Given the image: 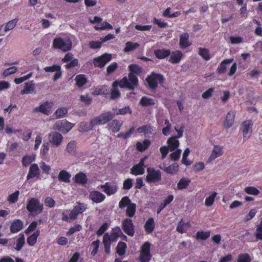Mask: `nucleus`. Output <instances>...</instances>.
I'll return each mask as SVG.
<instances>
[{
  "mask_svg": "<svg viewBox=\"0 0 262 262\" xmlns=\"http://www.w3.org/2000/svg\"><path fill=\"white\" fill-rule=\"evenodd\" d=\"M26 208L31 215L35 216L42 212L43 205L38 199L32 198L28 200Z\"/></svg>",
  "mask_w": 262,
  "mask_h": 262,
  "instance_id": "nucleus-1",
  "label": "nucleus"
},
{
  "mask_svg": "<svg viewBox=\"0 0 262 262\" xmlns=\"http://www.w3.org/2000/svg\"><path fill=\"white\" fill-rule=\"evenodd\" d=\"M52 47L55 49H59L66 52L72 49V43L69 38L63 39L58 37L54 39Z\"/></svg>",
  "mask_w": 262,
  "mask_h": 262,
  "instance_id": "nucleus-2",
  "label": "nucleus"
},
{
  "mask_svg": "<svg viewBox=\"0 0 262 262\" xmlns=\"http://www.w3.org/2000/svg\"><path fill=\"white\" fill-rule=\"evenodd\" d=\"M165 80V78L163 75L155 72H152L146 78L148 88L151 90H155L158 87V82L160 84H163Z\"/></svg>",
  "mask_w": 262,
  "mask_h": 262,
  "instance_id": "nucleus-3",
  "label": "nucleus"
},
{
  "mask_svg": "<svg viewBox=\"0 0 262 262\" xmlns=\"http://www.w3.org/2000/svg\"><path fill=\"white\" fill-rule=\"evenodd\" d=\"M147 174L145 178L146 182L148 183H156L162 179V173L159 169L155 167H149L146 169Z\"/></svg>",
  "mask_w": 262,
  "mask_h": 262,
  "instance_id": "nucleus-4",
  "label": "nucleus"
},
{
  "mask_svg": "<svg viewBox=\"0 0 262 262\" xmlns=\"http://www.w3.org/2000/svg\"><path fill=\"white\" fill-rule=\"evenodd\" d=\"M151 244L145 242L141 247L139 260L140 262H149L152 257L150 253Z\"/></svg>",
  "mask_w": 262,
  "mask_h": 262,
  "instance_id": "nucleus-5",
  "label": "nucleus"
},
{
  "mask_svg": "<svg viewBox=\"0 0 262 262\" xmlns=\"http://www.w3.org/2000/svg\"><path fill=\"white\" fill-rule=\"evenodd\" d=\"M115 114L111 112H106L100 114L98 116L93 118L92 123L96 125H104L113 119Z\"/></svg>",
  "mask_w": 262,
  "mask_h": 262,
  "instance_id": "nucleus-6",
  "label": "nucleus"
},
{
  "mask_svg": "<svg viewBox=\"0 0 262 262\" xmlns=\"http://www.w3.org/2000/svg\"><path fill=\"white\" fill-rule=\"evenodd\" d=\"M112 56L111 54L104 53L100 56L94 58L93 63L95 67L102 68L111 60Z\"/></svg>",
  "mask_w": 262,
  "mask_h": 262,
  "instance_id": "nucleus-7",
  "label": "nucleus"
},
{
  "mask_svg": "<svg viewBox=\"0 0 262 262\" xmlns=\"http://www.w3.org/2000/svg\"><path fill=\"white\" fill-rule=\"evenodd\" d=\"M74 126V124L67 120H62L57 121L54 125V128L58 130L63 134L69 132Z\"/></svg>",
  "mask_w": 262,
  "mask_h": 262,
  "instance_id": "nucleus-8",
  "label": "nucleus"
},
{
  "mask_svg": "<svg viewBox=\"0 0 262 262\" xmlns=\"http://www.w3.org/2000/svg\"><path fill=\"white\" fill-rule=\"evenodd\" d=\"M122 228L128 236H133L135 234V226L130 218H126L122 222Z\"/></svg>",
  "mask_w": 262,
  "mask_h": 262,
  "instance_id": "nucleus-9",
  "label": "nucleus"
},
{
  "mask_svg": "<svg viewBox=\"0 0 262 262\" xmlns=\"http://www.w3.org/2000/svg\"><path fill=\"white\" fill-rule=\"evenodd\" d=\"M253 122L251 120H247L241 124V129L242 130L244 140H247L252 134Z\"/></svg>",
  "mask_w": 262,
  "mask_h": 262,
  "instance_id": "nucleus-10",
  "label": "nucleus"
},
{
  "mask_svg": "<svg viewBox=\"0 0 262 262\" xmlns=\"http://www.w3.org/2000/svg\"><path fill=\"white\" fill-rule=\"evenodd\" d=\"M35 178L36 180H40V171L38 165L36 163H33L30 165L28 173L27 176V180H31Z\"/></svg>",
  "mask_w": 262,
  "mask_h": 262,
  "instance_id": "nucleus-11",
  "label": "nucleus"
},
{
  "mask_svg": "<svg viewBox=\"0 0 262 262\" xmlns=\"http://www.w3.org/2000/svg\"><path fill=\"white\" fill-rule=\"evenodd\" d=\"M146 158H141L139 162L134 165L130 169V173L135 175H142L145 172V161Z\"/></svg>",
  "mask_w": 262,
  "mask_h": 262,
  "instance_id": "nucleus-12",
  "label": "nucleus"
},
{
  "mask_svg": "<svg viewBox=\"0 0 262 262\" xmlns=\"http://www.w3.org/2000/svg\"><path fill=\"white\" fill-rule=\"evenodd\" d=\"M48 139L50 143L53 146L58 147L61 145L63 141V137L60 133L53 132L49 134Z\"/></svg>",
  "mask_w": 262,
  "mask_h": 262,
  "instance_id": "nucleus-13",
  "label": "nucleus"
},
{
  "mask_svg": "<svg viewBox=\"0 0 262 262\" xmlns=\"http://www.w3.org/2000/svg\"><path fill=\"white\" fill-rule=\"evenodd\" d=\"M100 187L108 196L114 194L118 191V186L116 183L106 182L104 184L101 185Z\"/></svg>",
  "mask_w": 262,
  "mask_h": 262,
  "instance_id": "nucleus-14",
  "label": "nucleus"
},
{
  "mask_svg": "<svg viewBox=\"0 0 262 262\" xmlns=\"http://www.w3.org/2000/svg\"><path fill=\"white\" fill-rule=\"evenodd\" d=\"M43 69L46 72H55V73L53 78V79L54 81L59 79L62 76L61 67L59 65L53 64L52 66L46 67Z\"/></svg>",
  "mask_w": 262,
  "mask_h": 262,
  "instance_id": "nucleus-15",
  "label": "nucleus"
},
{
  "mask_svg": "<svg viewBox=\"0 0 262 262\" xmlns=\"http://www.w3.org/2000/svg\"><path fill=\"white\" fill-rule=\"evenodd\" d=\"M24 228V223L20 219L14 220L10 225V230L12 233H16Z\"/></svg>",
  "mask_w": 262,
  "mask_h": 262,
  "instance_id": "nucleus-16",
  "label": "nucleus"
},
{
  "mask_svg": "<svg viewBox=\"0 0 262 262\" xmlns=\"http://www.w3.org/2000/svg\"><path fill=\"white\" fill-rule=\"evenodd\" d=\"M154 54L157 59H163L170 55L171 51L166 48L159 49L154 50Z\"/></svg>",
  "mask_w": 262,
  "mask_h": 262,
  "instance_id": "nucleus-17",
  "label": "nucleus"
},
{
  "mask_svg": "<svg viewBox=\"0 0 262 262\" xmlns=\"http://www.w3.org/2000/svg\"><path fill=\"white\" fill-rule=\"evenodd\" d=\"M89 196L90 199L96 203H100L105 199V195L97 190L91 192Z\"/></svg>",
  "mask_w": 262,
  "mask_h": 262,
  "instance_id": "nucleus-18",
  "label": "nucleus"
},
{
  "mask_svg": "<svg viewBox=\"0 0 262 262\" xmlns=\"http://www.w3.org/2000/svg\"><path fill=\"white\" fill-rule=\"evenodd\" d=\"M183 57V53L181 51L177 50L171 52L168 61L172 64L179 63Z\"/></svg>",
  "mask_w": 262,
  "mask_h": 262,
  "instance_id": "nucleus-19",
  "label": "nucleus"
},
{
  "mask_svg": "<svg viewBox=\"0 0 262 262\" xmlns=\"http://www.w3.org/2000/svg\"><path fill=\"white\" fill-rule=\"evenodd\" d=\"M233 61V58L226 59L223 60L216 69V73L221 75L226 72L227 66L230 64Z\"/></svg>",
  "mask_w": 262,
  "mask_h": 262,
  "instance_id": "nucleus-20",
  "label": "nucleus"
},
{
  "mask_svg": "<svg viewBox=\"0 0 262 262\" xmlns=\"http://www.w3.org/2000/svg\"><path fill=\"white\" fill-rule=\"evenodd\" d=\"M73 180L75 183L82 185L86 184L88 182L87 177L83 172H79L76 174Z\"/></svg>",
  "mask_w": 262,
  "mask_h": 262,
  "instance_id": "nucleus-21",
  "label": "nucleus"
},
{
  "mask_svg": "<svg viewBox=\"0 0 262 262\" xmlns=\"http://www.w3.org/2000/svg\"><path fill=\"white\" fill-rule=\"evenodd\" d=\"M189 37V34L187 32L184 33L180 36V46L182 49H186L189 47L191 43L188 40Z\"/></svg>",
  "mask_w": 262,
  "mask_h": 262,
  "instance_id": "nucleus-22",
  "label": "nucleus"
},
{
  "mask_svg": "<svg viewBox=\"0 0 262 262\" xmlns=\"http://www.w3.org/2000/svg\"><path fill=\"white\" fill-rule=\"evenodd\" d=\"M235 116V113L234 112H229L227 113L224 122L225 127L228 128L233 124Z\"/></svg>",
  "mask_w": 262,
  "mask_h": 262,
  "instance_id": "nucleus-23",
  "label": "nucleus"
},
{
  "mask_svg": "<svg viewBox=\"0 0 262 262\" xmlns=\"http://www.w3.org/2000/svg\"><path fill=\"white\" fill-rule=\"evenodd\" d=\"M50 103L46 101L45 103L40 104L39 106L34 108V113L40 112L43 114L48 115L50 112L49 109Z\"/></svg>",
  "mask_w": 262,
  "mask_h": 262,
  "instance_id": "nucleus-24",
  "label": "nucleus"
},
{
  "mask_svg": "<svg viewBox=\"0 0 262 262\" xmlns=\"http://www.w3.org/2000/svg\"><path fill=\"white\" fill-rule=\"evenodd\" d=\"M113 241L109 238L108 233H105L103 237V244L104 247V251L106 254L111 253V246Z\"/></svg>",
  "mask_w": 262,
  "mask_h": 262,
  "instance_id": "nucleus-25",
  "label": "nucleus"
},
{
  "mask_svg": "<svg viewBox=\"0 0 262 262\" xmlns=\"http://www.w3.org/2000/svg\"><path fill=\"white\" fill-rule=\"evenodd\" d=\"M122 124V123L120 122V121L114 119L107 124V128L111 129L112 132L117 133L120 130Z\"/></svg>",
  "mask_w": 262,
  "mask_h": 262,
  "instance_id": "nucleus-26",
  "label": "nucleus"
},
{
  "mask_svg": "<svg viewBox=\"0 0 262 262\" xmlns=\"http://www.w3.org/2000/svg\"><path fill=\"white\" fill-rule=\"evenodd\" d=\"M153 128L149 125H144L137 128L138 133H143L145 137H149V135L152 134Z\"/></svg>",
  "mask_w": 262,
  "mask_h": 262,
  "instance_id": "nucleus-27",
  "label": "nucleus"
},
{
  "mask_svg": "<svg viewBox=\"0 0 262 262\" xmlns=\"http://www.w3.org/2000/svg\"><path fill=\"white\" fill-rule=\"evenodd\" d=\"M155 228V224L153 217H149L144 224V229L146 233L150 234Z\"/></svg>",
  "mask_w": 262,
  "mask_h": 262,
  "instance_id": "nucleus-28",
  "label": "nucleus"
},
{
  "mask_svg": "<svg viewBox=\"0 0 262 262\" xmlns=\"http://www.w3.org/2000/svg\"><path fill=\"white\" fill-rule=\"evenodd\" d=\"M168 147L170 151H173L177 149L179 145V141L177 139L176 137H171L167 140Z\"/></svg>",
  "mask_w": 262,
  "mask_h": 262,
  "instance_id": "nucleus-29",
  "label": "nucleus"
},
{
  "mask_svg": "<svg viewBox=\"0 0 262 262\" xmlns=\"http://www.w3.org/2000/svg\"><path fill=\"white\" fill-rule=\"evenodd\" d=\"M223 148L219 145H215L212 150L211 155L209 157V160L212 161L216 158L221 156L223 154Z\"/></svg>",
  "mask_w": 262,
  "mask_h": 262,
  "instance_id": "nucleus-30",
  "label": "nucleus"
},
{
  "mask_svg": "<svg viewBox=\"0 0 262 262\" xmlns=\"http://www.w3.org/2000/svg\"><path fill=\"white\" fill-rule=\"evenodd\" d=\"M93 119L91 120L90 123L86 122H81L79 124V130L82 132H86L91 130L96 124L92 123Z\"/></svg>",
  "mask_w": 262,
  "mask_h": 262,
  "instance_id": "nucleus-31",
  "label": "nucleus"
},
{
  "mask_svg": "<svg viewBox=\"0 0 262 262\" xmlns=\"http://www.w3.org/2000/svg\"><path fill=\"white\" fill-rule=\"evenodd\" d=\"M39 235L40 230L37 229L27 238V242L28 244L30 246H34L37 243V239Z\"/></svg>",
  "mask_w": 262,
  "mask_h": 262,
  "instance_id": "nucleus-32",
  "label": "nucleus"
},
{
  "mask_svg": "<svg viewBox=\"0 0 262 262\" xmlns=\"http://www.w3.org/2000/svg\"><path fill=\"white\" fill-rule=\"evenodd\" d=\"M76 84L78 88H82L88 82V79L84 74H79L75 78Z\"/></svg>",
  "mask_w": 262,
  "mask_h": 262,
  "instance_id": "nucleus-33",
  "label": "nucleus"
},
{
  "mask_svg": "<svg viewBox=\"0 0 262 262\" xmlns=\"http://www.w3.org/2000/svg\"><path fill=\"white\" fill-rule=\"evenodd\" d=\"M120 234H122L120 228L116 227L112 229L111 234H108V236L113 242H115L117 241L118 237L120 236Z\"/></svg>",
  "mask_w": 262,
  "mask_h": 262,
  "instance_id": "nucleus-34",
  "label": "nucleus"
},
{
  "mask_svg": "<svg viewBox=\"0 0 262 262\" xmlns=\"http://www.w3.org/2000/svg\"><path fill=\"white\" fill-rule=\"evenodd\" d=\"M35 90L34 83L33 81L25 83V85L23 90L21 91V94H28L32 93Z\"/></svg>",
  "mask_w": 262,
  "mask_h": 262,
  "instance_id": "nucleus-35",
  "label": "nucleus"
},
{
  "mask_svg": "<svg viewBox=\"0 0 262 262\" xmlns=\"http://www.w3.org/2000/svg\"><path fill=\"white\" fill-rule=\"evenodd\" d=\"M118 82L114 81L112 84V89L110 93L111 97L110 98L112 100H115L120 97V93L117 89Z\"/></svg>",
  "mask_w": 262,
  "mask_h": 262,
  "instance_id": "nucleus-36",
  "label": "nucleus"
},
{
  "mask_svg": "<svg viewBox=\"0 0 262 262\" xmlns=\"http://www.w3.org/2000/svg\"><path fill=\"white\" fill-rule=\"evenodd\" d=\"M71 177L70 173L65 170H62L59 173L58 179L60 182L69 183L70 182Z\"/></svg>",
  "mask_w": 262,
  "mask_h": 262,
  "instance_id": "nucleus-37",
  "label": "nucleus"
},
{
  "mask_svg": "<svg viewBox=\"0 0 262 262\" xmlns=\"http://www.w3.org/2000/svg\"><path fill=\"white\" fill-rule=\"evenodd\" d=\"M150 145V141L148 139H145L143 142H137L136 143L137 149L140 151L143 152L147 149Z\"/></svg>",
  "mask_w": 262,
  "mask_h": 262,
  "instance_id": "nucleus-38",
  "label": "nucleus"
},
{
  "mask_svg": "<svg viewBox=\"0 0 262 262\" xmlns=\"http://www.w3.org/2000/svg\"><path fill=\"white\" fill-rule=\"evenodd\" d=\"M191 182V180L187 178H181L177 184V189L183 190L188 187Z\"/></svg>",
  "mask_w": 262,
  "mask_h": 262,
  "instance_id": "nucleus-39",
  "label": "nucleus"
},
{
  "mask_svg": "<svg viewBox=\"0 0 262 262\" xmlns=\"http://www.w3.org/2000/svg\"><path fill=\"white\" fill-rule=\"evenodd\" d=\"M77 216H78V214L73 209L71 211V212L69 214V216H68L67 214H66L65 212H63L62 213L61 219L63 221L67 222H70L71 220H74L76 219Z\"/></svg>",
  "mask_w": 262,
  "mask_h": 262,
  "instance_id": "nucleus-40",
  "label": "nucleus"
},
{
  "mask_svg": "<svg viewBox=\"0 0 262 262\" xmlns=\"http://www.w3.org/2000/svg\"><path fill=\"white\" fill-rule=\"evenodd\" d=\"M140 104L142 106H148L150 105H154L156 102L154 99L148 98L146 96H143L140 100Z\"/></svg>",
  "mask_w": 262,
  "mask_h": 262,
  "instance_id": "nucleus-41",
  "label": "nucleus"
},
{
  "mask_svg": "<svg viewBox=\"0 0 262 262\" xmlns=\"http://www.w3.org/2000/svg\"><path fill=\"white\" fill-rule=\"evenodd\" d=\"M25 244V236L23 234L20 233L18 235V237L17 238L16 245V247H15V249L17 251L21 250V249L24 246Z\"/></svg>",
  "mask_w": 262,
  "mask_h": 262,
  "instance_id": "nucleus-42",
  "label": "nucleus"
},
{
  "mask_svg": "<svg viewBox=\"0 0 262 262\" xmlns=\"http://www.w3.org/2000/svg\"><path fill=\"white\" fill-rule=\"evenodd\" d=\"M115 81H117L118 82V86H119L120 88H127L132 90L133 87L126 77H124L120 81L115 80Z\"/></svg>",
  "mask_w": 262,
  "mask_h": 262,
  "instance_id": "nucleus-43",
  "label": "nucleus"
},
{
  "mask_svg": "<svg viewBox=\"0 0 262 262\" xmlns=\"http://www.w3.org/2000/svg\"><path fill=\"white\" fill-rule=\"evenodd\" d=\"M254 236L256 241H262V218L260 219L259 223L256 226Z\"/></svg>",
  "mask_w": 262,
  "mask_h": 262,
  "instance_id": "nucleus-44",
  "label": "nucleus"
},
{
  "mask_svg": "<svg viewBox=\"0 0 262 262\" xmlns=\"http://www.w3.org/2000/svg\"><path fill=\"white\" fill-rule=\"evenodd\" d=\"M128 69L130 73H133L135 75H139L142 72V68L137 64H131L128 66Z\"/></svg>",
  "mask_w": 262,
  "mask_h": 262,
  "instance_id": "nucleus-45",
  "label": "nucleus"
},
{
  "mask_svg": "<svg viewBox=\"0 0 262 262\" xmlns=\"http://www.w3.org/2000/svg\"><path fill=\"white\" fill-rule=\"evenodd\" d=\"M139 47V44L137 42H133L132 41H127L125 43V47L124 49L125 52L128 53L134 50Z\"/></svg>",
  "mask_w": 262,
  "mask_h": 262,
  "instance_id": "nucleus-46",
  "label": "nucleus"
},
{
  "mask_svg": "<svg viewBox=\"0 0 262 262\" xmlns=\"http://www.w3.org/2000/svg\"><path fill=\"white\" fill-rule=\"evenodd\" d=\"M128 81L131 84L132 86L133 87L132 90H135V88L137 86L139 83L138 78L137 77L136 75L133 74V73H129L128 74Z\"/></svg>",
  "mask_w": 262,
  "mask_h": 262,
  "instance_id": "nucleus-47",
  "label": "nucleus"
},
{
  "mask_svg": "<svg viewBox=\"0 0 262 262\" xmlns=\"http://www.w3.org/2000/svg\"><path fill=\"white\" fill-rule=\"evenodd\" d=\"M126 248L127 245L125 243L119 242L116 248V252L120 256H122L125 254Z\"/></svg>",
  "mask_w": 262,
  "mask_h": 262,
  "instance_id": "nucleus-48",
  "label": "nucleus"
},
{
  "mask_svg": "<svg viewBox=\"0 0 262 262\" xmlns=\"http://www.w3.org/2000/svg\"><path fill=\"white\" fill-rule=\"evenodd\" d=\"M179 166L177 164L174 163L163 169L165 172L168 174H174L178 171Z\"/></svg>",
  "mask_w": 262,
  "mask_h": 262,
  "instance_id": "nucleus-49",
  "label": "nucleus"
},
{
  "mask_svg": "<svg viewBox=\"0 0 262 262\" xmlns=\"http://www.w3.org/2000/svg\"><path fill=\"white\" fill-rule=\"evenodd\" d=\"M78 205L75 206L73 209L78 215L80 213H83L87 209V205L84 203L79 202L77 203Z\"/></svg>",
  "mask_w": 262,
  "mask_h": 262,
  "instance_id": "nucleus-50",
  "label": "nucleus"
},
{
  "mask_svg": "<svg viewBox=\"0 0 262 262\" xmlns=\"http://www.w3.org/2000/svg\"><path fill=\"white\" fill-rule=\"evenodd\" d=\"M210 235V231H199L196 233L195 238L196 239H201L205 241L208 237H209Z\"/></svg>",
  "mask_w": 262,
  "mask_h": 262,
  "instance_id": "nucleus-51",
  "label": "nucleus"
},
{
  "mask_svg": "<svg viewBox=\"0 0 262 262\" xmlns=\"http://www.w3.org/2000/svg\"><path fill=\"white\" fill-rule=\"evenodd\" d=\"M199 54L206 61L209 60L211 58L209 50L206 48H200Z\"/></svg>",
  "mask_w": 262,
  "mask_h": 262,
  "instance_id": "nucleus-52",
  "label": "nucleus"
},
{
  "mask_svg": "<svg viewBox=\"0 0 262 262\" xmlns=\"http://www.w3.org/2000/svg\"><path fill=\"white\" fill-rule=\"evenodd\" d=\"M217 195V193L215 191L211 192L210 195L207 197L205 199V204L207 207L211 206L214 202L215 198Z\"/></svg>",
  "mask_w": 262,
  "mask_h": 262,
  "instance_id": "nucleus-53",
  "label": "nucleus"
},
{
  "mask_svg": "<svg viewBox=\"0 0 262 262\" xmlns=\"http://www.w3.org/2000/svg\"><path fill=\"white\" fill-rule=\"evenodd\" d=\"M136 210V205L134 203L129 204L127 207L126 214L130 217H133L135 214Z\"/></svg>",
  "mask_w": 262,
  "mask_h": 262,
  "instance_id": "nucleus-54",
  "label": "nucleus"
},
{
  "mask_svg": "<svg viewBox=\"0 0 262 262\" xmlns=\"http://www.w3.org/2000/svg\"><path fill=\"white\" fill-rule=\"evenodd\" d=\"M188 225L189 226V223L187 222L186 223H184L182 219L178 223L177 227V231L180 233H185L186 231V229L185 228V226Z\"/></svg>",
  "mask_w": 262,
  "mask_h": 262,
  "instance_id": "nucleus-55",
  "label": "nucleus"
},
{
  "mask_svg": "<svg viewBox=\"0 0 262 262\" xmlns=\"http://www.w3.org/2000/svg\"><path fill=\"white\" fill-rule=\"evenodd\" d=\"M132 204L131 200L128 196L123 197L119 203V207L120 208H123L125 207H127L129 204Z\"/></svg>",
  "mask_w": 262,
  "mask_h": 262,
  "instance_id": "nucleus-56",
  "label": "nucleus"
},
{
  "mask_svg": "<svg viewBox=\"0 0 262 262\" xmlns=\"http://www.w3.org/2000/svg\"><path fill=\"white\" fill-rule=\"evenodd\" d=\"M94 28L96 30L111 29L113 28L112 26L106 21H104L101 24L95 25Z\"/></svg>",
  "mask_w": 262,
  "mask_h": 262,
  "instance_id": "nucleus-57",
  "label": "nucleus"
},
{
  "mask_svg": "<svg viewBox=\"0 0 262 262\" xmlns=\"http://www.w3.org/2000/svg\"><path fill=\"white\" fill-rule=\"evenodd\" d=\"M34 161V159L30 156H25L22 158V164L25 167L30 166L31 163Z\"/></svg>",
  "mask_w": 262,
  "mask_h": 262,
  "instance_id": "nucleus-58",
  "label": "nucleus"
},
{
  "mask_svg": "<svg viewBox=\"0 0 262 262\" xmlns=\"http://www.w3.org/2000/svg\"><path fill=\"white\" fill-rule=\"evenodd\" d=\"M132 111L129 105L125 106L124 107L118 110L116 115H124L127 114H132Z\"/></svg>",
  "mask_w": 262,
  "mask_h": 262,
  "instance_id": "nucleus-59",
  "label": "nucleus"
},
{
  "mask_svg": "<svg viewBox=\"0 0 262 262\" xmlns=\"http://www.w3.org/2000/svg\"><path fill=\"white\" fill-rule=\"evenodd\" d=\"M100 241L99 239L93 241L91 244V248H93L91 251V255L95 256L98 252L99 247Z\"/></svg>",
  "mask_w": 262,
  "mask_h": 262,
  "instance_id": "nucleus-60",
  "label": "nucleus"
},
{
  "mask_svg": "<svg viewBox=\"0 0 262 262\" xmlns=\"http://www.w3.org/2000/svg\"><path fill=\"white\" fill-rule=\"evenodd\" d=\"M246 193L249 194L257 195L259 193V190L253 186L246 187L245 188Z\"/></svg>",
  "mask_w": 262,
  "mask_h": 262,
  "instance_id": "nucleus-61",
  "label": "nucleus"
},
{
  "mask_svg": "<svg viewBox=\"0 0 262 262\" xmlns=\"http://www.w3.org/2000/svg\"><path fill=\"white\" fill-rule=\"evenodd\" d=\"M251 258L247 253L240 254L238 256L237 262H251Z\"/></svg>",
  "mask_w": 262,
  "mask_h": 262,
  "instance_id": "nucleus-62",
  "label": "nucleus"
},
{
  "mask_svg": "<svg viewBox=\"0 0 262 262\" xmlns=\"http://www.w3.org/2000/svg\"><path fill=\"white\" fill-rule=\"evenodd\" d=\"M19 194V191L16 190L14 193L10 194L8 198V201L9 202L15 203H16L18 198V196Z\"/></svg>",
  "mask_w": 262,
  "mask_h": 262,
  "instance_id": "nucleus-63",
  "label": "nucleus"
},
{
  "mask_svg": "<svg viewBox=\"0 0 262 262\" xmlns=\"http://www.w3.org/2000/svg\"><path fill=\"white\" fill-rule=\"evenodd\" d=\"M17 22V20L16 18L9 21L5 27V31L7 32L13 29L16 26Z\"/></svg>",
  "mask_w": 262,
  "mask_h": 262,
  "instance_id": "nucleus-64",
  "label": "nucleus"
}]
</instances>
